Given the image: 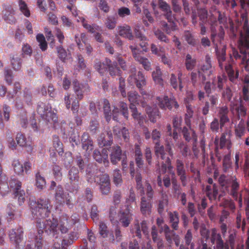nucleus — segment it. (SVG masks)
Wrapping results in <instances>:
<instances>
[{"label": "nucleus", "mask_w": 249, "mask_h": 249, "mask_svg": "<svg viewBox=\"0 0 249 249\" xmlns=\"http://www.w3.org/2000/svg\"><path fill=\"white\" fill-rule=\"evenodd\" d=\"M58 221L54 218L42 221H36V227L38 232L37 235H36L35 242L28 241L25 249H42V233L45 231L47 234H52L54 236L58 233Z\"/></svg>", "instance_id": "obj_1"}, {"label": "nucleus", "mask_w": 249, "mask_h": 249, "mask_svg": "<svg viewBox=\"0 0 249 249\" xmlns=\"http://www.w3.org/2000/svg\"><path fill=\"white\" fill-rule=\"evenodd\" d=\"M128 82L131 85H136L137 87L142 90L141 93L143 97L140 96L136 91H130L128 93V100L130 105H141L143 107L146 106V103L148 99L152 97L147 94L145 91L142 89V87L146 85V82L144 75L139 71L137 74L132 73L127 79Z\"/></svg>", "instance_id": "obj_2"}, {"label": "nucleus", "mask_w": 249, "mask_h": 249, "mask_svg": "<svg viewBox=\"0 0 249 249\" xmlns=\"http://www.w3.org/2000/svg\"><path fill=\"white\" fill-rule=\"evenodd\" d=\"M219 184L225 188H230L229 194L233 198L238 201L239 205H242V197L241 193H239L240 183L235 176L228 178L225 175H221L218 178Z\"/></svg>", "instance_id": "obj_3"}, {"label": "nucleus", "mask_w": 249, "mask_h": 249, "mask_svg": "<svg viewBox=\"0 0 249 249\" xmlns=\"http://www.w3.org/2000/svg\"><path fill=\"white\" fill-rule=\"evenodd\" d=\"M52 206L51 201L47 198H40L36 202V206L32 207V215L36 221L45 220L49 217L51 213V209Z\"/></svg>", "instance_id": "obj_4"}, {"label": "nucleus", "mask_w": 249, "mask_h": 249, "mask_svg": "<svg viewBox=\"0 0 249 249\" xmlns=\"http://www.w3.org/2000/svg\"><path fill=\"white\" fill-rule=\"evenodd\" d=\"M236 234L232 232L230 234L228 240L224 243L220 233H217L215 229H213L210 237L212 244L215 245L213 249H232L234 247Z\"/></svg>", "instance_id": "obj_5"}, {"label": "nucleus", "mask_w": 249, "mask_h": 249, "mask_svg": "<svg viewBox=\"0 0 249 249\" xmlns=\"http://www.w3.org/2000/svg\"><path fill=\"white\" fill-rule=\"evenodd\" d=\"M215 51L219 68L221 70H225L231 81L235 82L238 77V72L237 71L234 73L230 60L226 59L225 51L222 50L221 53L218 50Z\"/></svg>", "instance_id": "obj_6"}, {"label": "nucleus", "mask_w": 249, "mask_h": 249, "mask_svg": "<svg viewBox=\"0 0 249 249\" xmlns=\"http://www.w3.org/2000/svg\"><path fill=\"white\" fill-rule=\"evenodd\" d=\"M208 23L210 25L211 32V39L214 45H215V50H218L216 37H218L219 40L224 38L225 32L222 26L219 27V33H217L216 27H217V21L216 17L211 15L208 19Z\"/></svg>", "instance_id": "obj_7"}, {"label": "nucleus", "mask_w": 249, "mask_h": 249, "mask_svg": "<svg viewBox=\"0 0 249 249\" xmlns=\"http://www.w3.org/2000/svg\"><path fill=\"white\" fill-rule=\"evenodd\" d=\"M86 172L87 180L89 183L96 182L100 185L101 184H108L110 183L109 177L106 174L101 175L99 177L97 176L96 178H99V179L96 178L95 177L96 174L97 173V169L95 166H92V168L88 167Z\"/></svg>", "instance_id": "obj_8"}, {"label": "nucleus", "mask_w": 249, "mask_h": 249, "mask_svg": "<svg viewBox=\"0 0 249 249\" xmlns=\"http://www.w3.org/2000/svg\"><path fill=\"white\" fill-rule=\"evenodd\" d=\"M78 169L72 167L68 173L69 182L67 184V189L70 192H77L79 188V176Z\"/></svg>", "instance_id": "obj_9"}, {"label": "nucleus", "mask_w": 249, "mask_h": 249, "mask_svg": "<svg viewBox=\"0 0 249 249\" xmlns=\"http://www.w3.org/2000/svg\"><path fill=\"white\" fill-rule=\"evenodd\" d=\"M37 112L46 123H55L57 121L56 114L52 111L51 107L46 105L43 103H40L37 105Z\"/></svg>", "instance_id": "obj_10"}, {"label": "nucleus", "mask_w": 249, "mask_h": 249, "mask_svg": "<svg viewBox=\"0 0 249 249\" xmlns=\"http://www.w3.org/2000/svg\"><path fill=\"white\" fill-rule=\"evenodd\" d=\"M228 136V135L227 133H223L220 136L219 143L218 140L217 139H215L214 141V143L216 145L215 150V156L218 161H221L222 157V155L221 153L220 152V150L226 148L229 150V152L231 151V144L229 138H227V136Z\"/></svg>", "instance_id": "obj_11"}, {"label": "nucleus", "mask_w": 249, "mask_h": 249, "mask_svg": "<svg viewBox=\"0 0 249 249\" xmlns=\"http://www.w3.org/2000/svg\"><path fill=\"white\" fill-rule=\"evenodd\" d=\"M8 236L11 243L13 244L17 249L22 247L21 243H23L24 231L22 227H18L12 229L9 231Z\"/></svg>", "instance_id": "obj_12"}, {"label": "nucleus", "mask_w": 249, "mask_h": 249, "mask_svg": "<svg viewBox=\"0 0 249 249\" xmlns=\"http://www.w3.org/2000/svg\"><path fill=\"white\" fill-rule=\"evenodd\" d=\"M213 71L211 57L209 54H206L205 57V64L198 71L199 77L201 79L202 82L204 83L207 79L206 76H210Z\"/></svg>", "instance_id": "obj_13"}, {"label": "nucleus", "mask_w": 249, "mask_h": 249, "mask_svg": "<svg viewBox=\"0 0 249 249\" xmlns=\"http://www.w3.org/2000/svg\"><path fill=\"white\" fill-rule=\"evenodd\" d=\"M157 100L159 107L161 109L168 108L172 110L177 109L179 107L175 99L169 98L167 96L157 97Z\"/></svg>", "instance_id": "obj_14"}, {"label": "nucleus", "mask_w": 249, "mask_h": 249, "mask_svg": "<svg viewBox=\"0 0 249 249\" xmlns=\"http://www.w3.org/2000/svg\"><path fill=\"white\" fill-rule=\"evenodd\" d=\"M129 48L131 50L132 55L135 60L142 64L143 68L146 71L151 70V63L149 60L145 57L141 56L140 54L141 52L139 49L134 46H130Z\"/></svg>", "instance_id": "obj_15"}, {"label": "nucleus", "mask_w": 249, "mask_h": 249, "mask_svg": "<svg viewBox=\"0 0 249 249\" xmlns=\"http://www.w3.org/2000/svg\"><path fill=\"white\" fill-rule=\"evenodd\" d=\"M176 167L177 174L179 177V179L183 186H185L187 184V175L186 171L184 167L183 161L178 159L176 161Z\"/></svg>", "instance_id": "obj_16"}, {"label": "nucleus", "mask_w": 249, "mask_h": 249, "mask_svg": "<svg viewBox=\"0 0 249 249\" xmlns=\"http://www.w3.org/2000/svg\"><path fill=\"white\" fill-rule=\"evenodd\" d=\"M3 18L7 23L13 24L16 23L17 19L14 17L15 11L11 5L4 4L3 6Z\"/></svg>", "instance_id": "obj_17"}, {"label": "nucleus", "mask_w": 249, "mask_h": 249, "mask_svg": "<svg viewBox=\"0 0 249 249\" xmlns=\"http://www.w3.org/2000/svg\"><path fill=\"white\" fill-rule=\"evenodd\" d=\"M118 220L122 226L126 228L132 221V214L128 209L121 211L118 214Z\"/></svg>", "instance_id": "obj_18"}, {"label": "nucleus", "mask_w": 249, "mask_h": 249, "mask_svg": "<svg viewBox=\"0 0 249 249\" xmlns=\"http://www.w3.org/2000/svg\"><path fill=\"white\" fill-rule=\"evenodd\" d=\"M93 157L94 159L99 163H103L105 166L108 165V151L106 148H103L100 152L98 150H95L93 152Z\"/></svg>", "instance_id": "obj_19"}, {"label": "nucleus", "mask_w": 249, "mask_h": 249, "mask_svg": "<svg viewBox=\"0 0 249 249\" xmlns=\"http://www.w3.org/2000/svg\"><path fill=\"white\" fill-rule=\"evenodd\" d=\"M185 123L187 126H184L181 130L183 138L187 142H189L192 139L196 141L197 136L195 131L191 127L190 120L186 119Z\"/></svg>", "instance_id": "obj_20"}, {"label": "nucleus", "mask_w": 249, "mask_h": 249, "mask_svg": "<svg viewBox=\"0 0 249 249\" xmlns=\"http://www.w3.org/2000/svg\"><path fill=\"white\" fill-rule=\"evenodd\" d=\"M142 231L144 234H148V231L147 222L145 220H143L140 225L138 221H136L134 224V228L132 230V233L135 234V236L139 238H141Z\"/></svg>", "instance_id": "obj_21"}, {"label": "nucleus", "mask_w": 249, "mask_h": 249, "mask_svg": "<svg viewBox=\"0 0 249 249\" xmlns=\"http://www.w3.org/2000/svg\"><path fill=\"white\" fill-rule=\"evenodd\" d=\"M110 158L111 162L113 164H116L122 159V150L120 146L114 145L110 147Z\"/></svg>", "instance_id": "obj_22"}, {"label": "nucleus", "mask_w": 249, "mask_h": 249, "mask_svg": "<svg viewBox=\"0 0 249 249\" xmlns=\"http://www.w3.org/2000/svg\"><path fill=\"white\" fill-rule=\"evenodd\" d=\"M159 8L164 12V16L168 21L175 20V18L171 10L170 6L163 0H159Z\"/></svg>", "instance_id": "obj_23"}, {"label": "nucleus", "mask_w": 249, "mask_h": 249, "mask_svg": "<svg viewBox=\"0 0 249 249\" xmlns=\"http://www.w3.org/2000/svg\"><path fill=\"white\" fill-rule=\"evenodd\" d=\"M229 109L227 106L219 107L218 115L220 119V128H222L226 123L230 122V119L228 116Z\"/></svg>", "instance_id": "obj_24"}, {"label": "nucleus", "mask_w": 249, "mask_h": 249, "mask_svg": "<svg viewBox=\"0 0 249 249\" xmlns=\"http://www.w3.org/2000/svg\"><path fill=\"white\" fill-rule=\"evenodd\" d=\"M241 44L243 47L247 50L244 51L242 50H240V52L243 54L242 63L245 65V68L247 69V67H249V39H245L241 41Z\"/></svg>", "instance_id": "obj_25"}, {"label": "nucleus", "mask_w": 249, "mask_h": 249, "mask_svg": "<svg viewBox=\"0 0 249 249\" xmlns=\"http://www.w3.org/2000/svg\"><path fill=\"white\" fill-rule=\"evenodd\" d=\"M101 105L103 106L104 113L106 120L108 122L110 121L112 115L110 103L107 99H104L103 100H100L97 103V106H100Z\"/></svg>", "instance_id": "obj_26"}, {"label": "nucleus", "mask_w": 249, "mask_h": 249, "mask_svg": "<svg viewBox=\"0 0 249 249\" xmlns=\"http://www.w3.org/2000/svg\"><path fill=\"white\" fill-rule=\"evenodd\" d=\"M81 143L82 148L88 153H89L93 150V142L88 133L84 132L81 138Z\"/></svg>", "instance_id": "obj_27"}, {"label": "nucleus", "mask_w": 249, "mask_h": 249, "mask_svg": "<svg viewBox=\"0 0 249 249\" xmlns=\"http://www.w3.org/2000/svg\"><path fill=\"white\" fill-rule=\"evenodd\" d=\"M205 192L210 201H215L217 199L218 190L217 186L215 184L213 185H207Z\"/></svg>", "instance_id": "obj_28"}, {"label": "nucleus", "mask_w": 249, "mask_h": 249, "mask_svg": "<svg viewBox=\"0 0 249 249\" xmlns=\"http://www.w3.org/2000/svg\"><path fill=\"white\" fill-rule=\"evenodd\" d=\"M106 64H107V69L109 74L111 76L121 75L122 71L117 66L116 62H114L112 63L110 59L106 58Z\"/></svg>", "instance_id": "obj_29"}, {"label": "nucleus", "mask_w": 249, "mask_h": 249, "mask_svg": "<svg viewBox=\"0 0 249 249\" xmlns=\"http://www.w3.org/2000/svg\"><path fill=\"white\" fill-rule=\"evenodd\" d=\"M77 21L79 22H81L83 27L91 33H95L96 31H101L100 27L98 25L95 24L92 25L88 24V21L83 17L78 16Z\"/></svg>", "instance_id": "obj_30"}, {"label": "nucleus", "mask_w": 249, "mask_h": 249, "mask_svg": "<svg viewBox=\"0 0 249 249\" xmlns=\"http://www.w3.org/2000/svg\"><path fill=\"white\" fill-rule=\"evenodd\" d=\"M113 133L114 136L117 138H123L126 142L129 139V133L128 130L125 127L121 128L118 126H114L113 129Z\"/></svg>", "instance_id": "obj_31"}, {"label": "nucleus", "mask_w": 249, "mask_h": 249, "mask_svg": "<svg viewBox=\"0 0 249 249\" xmlns=\"http://www.w3.org/2000/svg\"><path fill=\"white\" fill-rule=\"evenodd\" d=\"M151 201L146 199L145 196H142L141 201L140 209L142 214L146 215L150 214L151 212Z\"/></svg>", "instance_id": "obj_32"}, {"label": "nucleus", "mask_w": 249, "mask_h": 249, "mask_svg": "<svg viewBox=\"0 0 249 249\" xmlns=\"http://www.w3.org/2000/svg\"><path fill=\"white\" fill-rule=\"evenodd\" d=\"M83 89L84 85L80 84L77 80L73 81V89L76 96L75 99L81 100L83 98L84 92Z\"/></svg>", "instance_id": "obj_33"}, {"label": "nucleus", "mask_w": 249, "mask_h": 249, "mask_svg": "<svg viewBox=\"0 0 249 249\" xmlns=\"http://www.w3.org/2000/svg\"><path fill=\"white\" fill-rule=\"evenodd\" d=\"M67 194L64 193L63 188L61 185H58L55 189L54 197L56 202L60 204H63L65 202V197Z\"/></svg>", "instance_id": "obj_34"}, {"label": "nucleus", "mask_w": 249, "mask_h": 249, "mask_svg": "<svg viewBox=\"0 0 249 249\" xmlns=\"http://www.w3.org/2000/svg\"><path fill=\"white\" fill-rule=\"evenodd\" d=\"M157 182L159 187H162L163 185L166 188H169L172 183L171 178L169 175H164L162 178L161 175H159L157 177Z\"/></svg>", "instance_id": "obj_35"}, {"label": "nucleus", "mask_w": 249, "mask_h": 249, "mask_svg": "<svg viewBox=\"0 0 249 249\" xmlns=\"http://www.w3.org/2000/svg\"><path fill=\"white\" fill-rule=\"evenodd\" d=\"M169 222L173 230L177 231L178 229L179 216L177 212H170L169 213Z\"/></svg>", "instance_id": "obj_36"}, {"label": "nucleus", "mask_w": 249, "mask_h": 249, "mask_svg": "<svg viewBox=\"0 0 249 249\" xmlns=\"http://www.w3.org/2000/svg\"><path fill=\"white\" fill-rule=\"evenodd\" d=\"M58 58L63 62H66L67 60L71 58V54L68 53L66 50L60 45L56 48Z\"/></svg>", "instance_id": "obj_37"}, {"label": "nucleus", "mask_w": 249, "mask_h": 249, "mask_svg": "<svg viewBox=\"0 0 249 249\" xmlns=\"http://www.w3.org/2000/svg\"><path fill=\"white\" fill-rule=\"evenodd\" d=\"M133 118L138 122L140 125H142L144 122V117L141 113L138 112L135 105H131L129 106Z\"/></svg>", "instance_id": "obj_38"}, {"label": "nucleus", "mask_w": 249, "mask_h": 249, "mask_svg": "<svg viewBox=\"0 0 249 249\" xmlns=\"http://www.w3.org/2000/svg\"><path fill=\"white\" fill-rule=\"evenodd\" d=\"M119 35L129 40H133L134 38L131 28L129 26L120 27L119 31Z\"/></svg>", "instance_id": "obj_39"}, {"label": "nucleus", "mask_w": 249, "mask_h": 249, "mask_svg": "<svg viewBox=\"0 0 249 249\" xmlns=\"http://www.w3.org/2000/svg\"><path fill=\"white\" fill-rule=\"evenodd\" d=\"M145 107H146V111L150 121L153 123L156 122L157 117L159 116L160 112L158 109L156 108H152L151 107L148 106L147 105Z\"/></svg>", "instance_id": "obj_40"}, {"label": "nucleus", "mask_w": 249, "mask_h": 249, "mask_svg": "<svg viewBox=\"0 0 249 249\" xmlns=\"http://www.w3.org/2000/svg\"><path fill=\"white\" fill-rule=\"evenodd\" d=\"M246 131V124L242 119L238 124L235 126V133L236 136L239 139L241 138V137L244 135Z\"/></svg>", "instance_id": "obj_41"}, {"label": "nucleus", "mask_w": 249, "mask_h": 249, "mask_svg": "<svg viewBox=\"0 0 249 249\" xmlns=\"http://www.w3.org/2000/svg\"><path fill=\"white\" fill-rule=\"evenodd\" d=\"M11 65L15 71H19L21 68L22 60L17 54L11 57Z\"/></svg>", "instance_id": "obj_42"}, {"label": "nucleus", "mask_w": 249, "mask_h": 249, "mask_svg": "<svg viewBox=\"0 0 249 249\" xmlns=\"http://www.w3.org/2000/svg\"><path fill=\"white\" fill-rule=\"evenodd\" d=\"M155 155L158 158H160L161 160H164L165 162L166 159L168 157L165 153L164 147L163 146L160 145L158 142L156 143V146L155 147Z\"/></svg>", "instance_id": "obj_43"}, {"label": "nucleus", "mask_w": 249, "mask_h": 249, "mask_svg": "<svg viewBox=\"0 0 249 249\" xmlns=\"http://www.w3.org/2000/svg\"><path fill=\"white\" fill-rule=\"evenodd\" d=\"M53 147L59 154H62L63 153V145L62 142L60 141L58 136L53 135Z\"/></svg>", "instance_id": "obj_44"}, {"label": "nucleus", "mask_w": 249, "mask_h": 249, "mask_svg": "<svg viewBox=\"0 0 249 249\" xmlns=\"http://www.w3.org/2000/svg\"><path fill=\"white\" fill-rule=\"evenodd\" d=\"M196 59L195 58H193L191 54H187L185 60L186 69L188 71H192L196 67Z\"/></svg>", "instance_id": "obj_45"}, {"label": "nucleus", "mask_w": 249, "mask_h": 249, "mask_svg": "<svg viewBox=\"0 0 249 249\" xmlns=\"http://www.w3.org/2000/svg\"><path fill=\"white\" fill-rule=\"evenodd\" d=\"M94 68L99 73L103 74L107 70L106 59L103 62L97 60L95 62Z\"/></svg>", "instance_id": "obj_46"}, {"label": "nucleus", "mask_w": 249, "mask_h": 249, "mask_svg": "<svg viewBox=\"0 0 249 249\" xmlns=\"http://www.w3.org/2000/svg\"><path fill=\"white\" fill-rule=\"evenodd\" d=\"M64 218L66 219V222H68L69 227L71 228L74 225L78 223L80 220L79 215L76 213L72 214L70 217H69L67 214H65Z\"/></svg>", "instance_id": "obj_47"}, {"label": "nucleus", "mask_w": 249, "mask_h": 249, "mask_svg": "<svg viewBox=\"0 0 249 249\" xmlns=\"http://www.w3.org/2000/svg\"><path fill=\"white\" fill-rule=\"evenodd\" d=\"M162 231L165 233V238L169 243H171L172 239L175 236V232L170 229L169 226L166 224L163 225V228H162Z\"/></svg>", "instance_id": "obj_48"}, {"label": "nucleus", "mask_w": 249, "mask_h": 249, "mask_svg": "<svg viewBox=\"0 0 249 249\" xmlns=\"http://www.w3.org/2000/svg\"><path fill=\"white\" fill-rule=\"evenodd\" d=\"M71 228V227H69L68 223L66 222V219L64 218V215H62L60 219L58 229L62 233H66Z\"/></svg>", "instance_id": "obj_49"}, {"label": "nucleus", "mask_w": 249, "mask_h": 249, "mask_svg": "<svg viewBox=\"0 0 249 249\" xmlns=\"http://www.w3.org/2000/svg\"><path fill=\"white\" fill-rule=\"evenodd\" d=\"M231 167V151L224 156L222 163V169L224 172L226 173Z\"/></svg>", "instance_id": "obj_50"}, {"label": "nucleus", "mask_w": 249, "mask_h": 249, "mask_svg": "<svg viewBox=\"0 0 249 249\" xmlns=\"http://www.w3.org/2000/svg\"><path fill=\"white\" fill-rule=\"evenodd\" d=\"M19 10L26 17H29L31 13L27 4L22 0H18V1Z\"/></svg>", "instance_id": "obj_51"}, {"label": "nucleus", "mask_w": 249, "mask_h": 249, "mask_svg": "<svg viewBox=\"0 0 249 249\" xmlns=\"http://www.w3.org/2000/svg\"><path fill=\"white\" fill-rule=\"evenodd\" d=\"M199 19L202 22H205L208 18V11L205 7L200 8L199 5L196 7Z\"/></svg>", "instance_id": "obj_52"}, {"label": "nucleus", "mask_w": 249, "mask_h": 249, "mask_svg": "<svg viewBox=\"0 0 249 249\" xmlns=\"http://www.w3.org/2000/svg\"><path fill=\"white\" fill-rule=\"evenodd\" d=\"M12 166L15 172L18 175H22L24 173L23 165L21 164L18 160H15L12 163Z\"/></svg>", "instance_id": "obj_53"}, {"label": "nucleus", "mask_w": 249, "mask_h": 249, "mask_svg": "<svg viewBox=\"0 0 249 249\" xmlns=\"http://www.w3.org/2000/svg\"><path fill=\"white\" fill-rule=\"evenodd\" d=\"M217 81L216 82L214 80H213L212 84L213 85H217V87L219 90H221L223 88L224 84L227 80L226 76L223 74L222 75L217 76Z\"/></svg>", "instance_id": "obj_54"}, {"label": "nucleus", "mask_w": 249, "mask_h": 249, "mask_svg": "<svg viewBox=\"0 0 249 249\" xmlns=\"http://www.w3.org/2000/svg\"><path fill=\"white\" fill-rule=\"evenodd\" d=\"M184 38L189 45L193 46H195L196 45V40L189 31H185L184 32Z\"/></svg>", "instance_id": "obj_55"}, {"label": "nucleus", "mask_w": 249, "mask_h": 249, "mask_svg": "<svg viewBox=\"0 0 249 249\" xmlns=\"http://www.w3.org/2000/svg\"><path fill=\"white\" fill-rule=\"evenodd\" d=\"M36 40L39 43L40 48L42 51H45L47 50L48 45L47 42L45 40V37L42 34H38L36 36Z\"/></svg>", "instance_id": "obj_56"}, {"label": "nucleus", "mask_w": 249, "mask_h": 249, "mask_svg": "<svg viewBox=\"0 0 249 249\" xmlns=\"http://www.w3.org/2000/svg\"><path fill=\"white\" fill-rule=\"evenodd\" d=\"M98 144L100 147L110 145L112 142L111 138L108 136V139H106L105 135L101 134L98 139Z\"/></svg>", "instance_id": "obj_57"}, {"label": "nucleus", "mask_w": 249, "mask_h": 249, "mask_svg": "<svg viewBox=\"0 0 249 249\" xmlns=\"http://www.w3.org/2000/svg\"><path fill=\"white\" fill-rule=\"evenodd\" d=\"M174 20L172 21H169L170 24L164 23L162 24L163 30L167 34H170L172 32L175 31L177 29V25L174 22Z\"/></svg>", "instance_id": "obj_58"}, {"label": "nucleus", "mask_w": 249, "mask_h": 249, "mask_svg": "<svg viewBox=\"0 0 249 249\" xmlns=\"http://www.w3.org/2000/svg\"><path fill=\"white\" fill-rule=\"evenodd\" d=\"M99 226V232L101 236L103 238L107 237L109 234V231L106 224L103 222H100Z\"/></svg>", "instance_id": "obj_59"}, {"label": "nucleus", "mask_w": 249, "mask_h": 249, "mask_svg": "<svg viewBox=\"0 0 249 249\" xmlns=\"http://www.w3.org/2000/svg\"><path fill=\"white\" fill-rule=\"evenodd\" d=\"M15 197L18 198V202L19 205H22L25 200V193L22 190L19 191H15L14 193Z\"/></svg>", "instance_id": "obj_60"}, {"label": "nucleus", "mask_w": 249, "mask_h": 249, "mask_svg": "<svg viewBox=\"0 0 249 249\" xmlns=\"http://www.w3.org/2000/svg\"><path fill=\"white\" fill-rule=\"evenodd\" d=\"M36 186L38 189H42L46 185V180L44 177L41 176L39 173L36 175Z\"/></svg>", "instance_id": "obj_61"}, {"label": "nucleus", "mask_w": 249, "mask_h": 249, "mask_svg": "<svg viewBox=\"0 0 249 249\" xmlns=\"http://www.w3.org/2000/svg\"><path fill=\"white\" fill-rule=\"evenodd\" d=\"M61 168L58 165L54 164L53 167V176L56 180H61L62 178V173L61 172Z\"/></svg>", "instance_id": "obj_62"}, {"label": "nucleus", "mask_w": 249, "mask_h": 249, "mask_svg": "<svg viewBox=\"0 0 249 249\" xmlns=\"http://www.w3.org/2000/svg\"><path fill=\"white\" fill-rule=\"evenodd\" d=\"M69 140L73 147L78 145L80 144V139L78 133L73 131L69 138Z\"/></svg>", "instance_id": "obj_63"}, {"label": "nucleus", "mask_w": 249, "mask_h": 249, "mask_svg": "<svg viewBox=\"0 0 249 249\" xmlns=\"http://www.w3.org/2000/svg\"><path fill=\"white\" fill-rule=\"evenodd\" d=\"M4 79L8 85L12 84L13 80V72L8 68L4 69Z\"/></svg>", "instance_id": "obj_64"}]
</instances>
